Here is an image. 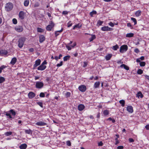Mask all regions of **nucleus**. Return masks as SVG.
I'll return each instance as SVG.
<instances>
[{
    "label": "nucleus",
    "mask_w": 149,
    "mask_h": 149,
    "mask_svg": "<svg viewBox=\"0 0 149 149\" xmlns=\"http://www.w3.org/2000/svg\"><path fill=\"white\" fill-rule=\"evenodd\" d=\"M12 21L13 24H16L17 23V20L15 18L13 19L12 20Z\"/></svg>",
    "instance_id": "obj_43"
},
{
    "label": "nucleus",
    "mask_w": 149,
    "mask_h": 149,
    "mask_svg": "<svg viewBox=\"0 0 149 149\" xmlns=\"http://www.w3.org/2000/svg\"><path fill=\"white\" fill-rule=\"evenodd\" d=\"M100 84V83L99 81L95 82L94 85V88H98Z\"/></svg>",
    "instance_id": "obj_20"
},
{
    "label": "nucleus",
    "mask_w": 149,
    "mask_h": 149,
    "mask_svg": "<svg viewBox=\"0 0 149 149\" xmlns=\"http://www.w3.org/2000/svg\"><path fill=\"white\" fill-rule=\"evenodd\" d=\"M13 5L11 3H7L5 6V10L7 12L11 11L13 8Z\"/></svg>",
    "instance_id": "obj_1"
},
{
    "label": "nucleus",
    "mask_w": 149,
    "mask_h": 149,
    "mask_svg": "<svg viewBox=\"0 0 149 149\" xmlns=\"http://www.w3.org/2000/svg\"><path fill=\"white\" fill-rule=\"evenodd\" d=\"M103 22V21L99 20L97 22V25L99 26H101L102 25Z\"/></svg>",
    "instance_id": "obj_35"
},
{
    "label": "nucleus",
    "mask_w": 149,
    "mask_h": 149,
    "mask_svg": "<svg viewBox=\"0 0 149 149\" xmlns=\"http://www.w3.org/2000/svg\"><path fill=\"white\" fill-rule=\"evenodd\" d=\"M96 37L95 35H92L91 38L89 39L90 41V42L92 41Z\"/></svg>",
    "instance_id": "obj_30"
},
{
    "label": "nucleus",
    "mask_w": 149,
    "mask_h": 149,
    "mask_svg": "<svg viewBox=\"0 0 149 149\" xmlns=\"http://www.w3.org/2000/svg\"><path fill=\"white\" fill-rule=\"evenodd\" d=\"M54 26V24L51 21L50 24L48 25L46 27V29L48 31H51Z\"/></svg>",
    "instance_id": "obj_7"
},
{
    "label": "nucleus",
    "mask_w": 149,
    "mask_h": 149,
    "mask_svg": "<svg viewBox=\"0 0 149 149\" xmlns=\"http://www.w3.org/2000/svg\"><path fill=\"white\" fill-rule=\"evenodd\" d=\"M66 47L68 50H70L72 49V47H71V46H69L67 45H66Z\"/></svg>",
    "instance_id": "obj_49"
},
{
    "label": "nucleus",
    "mask_w": 149,
    "mask_h": 149,
    "mask_svg": "<svg viewBox=\"0 0 149 149\" xmlns=\"http://www.w3.org/2000/svg\"><path fill=\"white\" fill-rule=\"evenodd\" d=\"M24 5L25 6H27L29 3V0H25L24 2Z\"/></svg>",
    "instance_id": "obj_24"
},
{
    "label": "nucleus",
    "mask_w": 149,
    "mask_h": 149,
    "mask_svg": "<svg viewBox=\"0 0 149 149\" xmlns=\"http://www.w3.org/2000/svg\"><path fill=\"white\" fill-rule=\"evenodd\" d=\"M79 90L82 92H85L86 90V87L85 86L82 85L79 87Z\"/></svg>",
    "instance_id": "obj_8"
},
{
    "label": "nucleus",
    "mask_w": 149,
    "mask_h": 149,
    "mask_svg": "<svg viewBox=\"0 0 149 149\" xmlns=\"http://www.w3.org/2000/svg\"><path fill=\"white\" fill-rule=\"evenodd\" d=\"M119 103L121 104V106L123 107L125 106V101L124 100H122L119 101Z\"/></svg>",
    "instance_id": "obj_29"
},
{
    "label": "nucleus",
    "mask_w": 149,
    "mask_h": 149,
    "mask_svg": "<svg viewBox=\"0 0 149 149\" xmlns=\"http://www.w3.org/2000/svg\"><path fill=\"white\" fill-rule=\"evenodd\" d=\"M15 30L18 32H21L23 30V29L22 26H17L15 27Z\"/></svg>",
    "instance_id": "obj_9"
},
{
    "label": "nucleus",
    "mask_w": 149,
    "mask_h": 149,
    "mask_svg": "<svg viewBox=\"0 0 149 149\" xmlns=\"http://www.w3.org/2000/svg\"><path fill=\"white\" fill-rule=\"evenodd\" d=\"M10 112L13 116H15L16 115V112L13 110L11 109L10 110Z\"/></svg>",
    "instance_id": "obj_40"
},
{
    "label": "nucleus",
    "mask_w": 149,
    "mask_h": 149,
    "mask_svg": "<svg viewBox=\"0 0 149 149\" xmlns=\"http://www.w3.org/2000/svg\"><path fill=\"white\" fill-rule=\"evenodd\" d=\"M35 96V94L32 92H30L28 94V97L30 99H32Z\"/></svg>",
    "instance_id": "obj_12"
},
{
    "label": "nucleus",
    "mask_w": 149,
    "mask_h": 149,
    "mask_svg": "<svg viewBox=\"0 0 149 149\" xmlns=\"http://www.w3.org/2000/svg\"><path fill=\"white\" fill-rule=\"evenodd\" d=\"M12 134V132H7L5 133V135L7 136H9L10 135H11Z\"/></svg>",
    "instance_id": "obj_37"
},
{
    "label": "nucleus",
    "mask_w": 149,
    "mask_h": 149,
    "mask_svg": "<svg viewBox=\"0 0 149 149\" xmlns=\"http://www.w3.org/2000/svg\"><path fill=\"white\" fill-rule=\"evenodd\" d=\"M70 57V56L68 55L66 56L63 57V60L64 61H66L68 60H69Z\"/></svg>",
    "instance_id": "obj_26"
},
{
    "label": "nucleus",
    "mask_w": 149,
    "mask_h": 149,
    "mask_svg": "<svg viewBox=\"0 0 149 149\" xmlns=\"http://www.w3.org/2000/svg\"><path fill=\"white\" fill-rule=\"evenodd\" d=\"M41 61L40 59H38L36 60L35 62V63L33 65V69H34L35 68L40 65V64Z\"/></svg>",
    "instance_id": "obj_5"
},
{
    "label": "nucleus",
    "mask_w": 149,
    "mask_h": 149,
    "mask_svg": "<svg viewBox=\"0 0 149 149\" xmlns=\"http://www.w3.org/2000/svg\"><path fill=\"white\" fill-rule=\"evenodd\" d=\"M139 58L141 60L143 61L144 60L145 58L144 56H141V57Z\"/></svg>",
    "instance_id": "obj_62"
},
{
    "label": "nucleus",
    "mask_w": 149,
    "mask_h": 149,
    "mask_svg": "<svg viewBox=\"0 0 149 149\" xmlns=\"http://www.w3.org/2000/svg\"><path fill=\"white\" fill-rule=\"evenodd\" d=\"M71 93L69 92H67L65 94V95L67 97H69Z\"/></svg>",
    "instance_id": "obj_44"
},
{
    "label": "nucleus",
    "mask_w": 149,
    "mask_h": 149,
    "mask_svg": "<svg viewBox=\"0 0 149 149\" xmlns=\"http://www.w3.org/2000/svg\"><path fill=\"white\" fill-rule=\"evenodd\" d=\"M103 113L104 116H107L109 114V111L107 110H104L103 111Z\"/></svg>",
    "instance_id": "obj_23"
},
{
    "label": "nucleus",
    "mask_w": 149,
    "mask_h": 149,
    "mask_svg": "<svg viewBox=\"0 0 149 149\" xmlns=\"http://www.w3.org/2000/svg\"><path fill=\"white\" fill-rule=\"evenodd\" d=\"M108 24L110 26H111V27H113L114 26V24L112 22H110L109 24Z\"/></svg>",
    "instance_id": "obj_45"
},
{
    "label": "nucleus",
    "mask_w": 149,
    "mask_h": 149,
    "mask_svg": "<svg viewBox=\"0 0 149 149\" xmlns=\"http://www.w3.org/2000/svg\"><path fill=\"white\" fill-rule=\"evenodd\" d=\"M44 86V84L42 82L37 81L36 83V87L37 88H42Z\"/></svg>",
    "instance_id": "obj_4"
},
{
    "label": "nucleus",
    "mask_w": 149,
    "mask_h": 149,
    "mask_svg": "<svg viewBox=\"0 0 149 149\" xmlns=\"http://www.w3.org/2000/svg\"><path fill=\"white\" fill-rule=\"evenodd\" d=\"M17 58L15 57H14L12 58L11 61L10 62L11 64L13 65H14L17 61Z\"/></svg>",
    "instance_id": "obj_17"
},
{
    "label": "nucleus",
    "mask_w": 149,
    "mask_h": 149,
    "mask_svg": "<svg viewBox=\"0 0 149 149\" xmlns=\"http://www.w3.org/2000/svg\"><path fill=\"white\" fill-rule=\"evenodd\" d=\"M140 59L139 58H137L136 59V61L137 62H138V63H140V62H141V61H140Z\"/></svg>",
    "instance_id": "obj_63"
},
{
    "label": "nucleus",
    "mask_w": 149,
    "mask_h": 149,
    "mask_svg": "<svg viewBox=\"0 0 149 149\" xmlns=\"http://www.w3.org/2000/svg\"><path fill=\"white\" fill-rule=\"evenodd\" d=\"M66 144L68 146H70L71 145V143L70 141H68L66 142Z\"/></svg>",
    "instance_id": "obj_47"
},
{
    "label": "nucleus",
    "mask_w": 149,
    "mask_h": 149,
    "mask_svg": "<svg viewBox=\"0 0 149 149\" xmlns=\"http://www.w3.org/2000/svg\"><path fill=\"white\" fill-rule=\"evenodd\" d=\"M69 22L68 24V27H69L71 26L72 25V23H70V22Z\"/></svg>",
    "instance_id": "obj_55"
},
{
    "label": "nucleus",
    "mask_w": 149,
    "mask_h": 149,
    "mask_svg": "<svg viewBox=\"0 0 149 149\" xmlns=\"http://www.w3.org/2000/svg\"><path fill=\"white\" fill-rule=\"evenodd\" d=\"M8 52L5 50H0V55H6L7 54Z\"/></svg>",
    "instance_id": "obj_19"
},
{
    "label": "nucleus",
    "mask_w": 149,
    "mask_h": 149,
    "mask_svg": "<svg viewBox=\"0 0 149 149\" xmlns=\"http://www.w3.org/2000/svg\"><path fill=\"white\" fill-rule=\"evenodd\" d=\"M36 124L39 126H43L47 125V124L46 123H44L42 121H39L37 122Z\"/></svg>",
    "instance_id": "obj_11"
},
{
    "label": "nucleus",
    "mask_w": 149,
    "mask_h": 149,
    "mask_svg": "<svg viewBox=\"0 0 149 149\" xmlns=\"http://www.w3.org/2000/svg\"><path fill=\"white\" fill-rule=\"evenodd\" d=\"M127 110L130 113H132L133 112V107L131 106H127Z\"/></svg>",
    "instance_id": "obj_13"
},
{
    "label": "nucleus",
    "mask_w": 149,
    "mask_h": 149,
    "mask_svg": "<svg viewBox=\"0 0 149 149\" xmlns=\"http://www.w3.org/2000/svg\"><path fill=\"white\" fill-rule=\"evenodd\" d=\"M46 67V65H43L41 64L38 67L37 69L38 70L42 71L45 70Z\"/></svg>",
    "instance_id": "obj_10"
},
{
    "label": "nucleus",
    "mask_w": 149,
    "mask_h": 149,
    "mask_svg": "<svg viewBox=\"0 0 149 149\" xmlns=\"http://www.w3.org/2000/svg\"><path fill=\"white\" fill-rule=\"evenodd\" d=\"M5 81V79L2 77H0V84L2 83Z\"/></svg>",
    "instance_id": "obj_32"
},
{
    "label": "nucleus",
    "mask_w": 149,
    "mask_h": 149,
    "mask_svg": "<svg viewBox=\"0 0 149 149\" xmlns=\"http://www.w3.org/2000/svg\"><path fill=\"white\" fill-rule=\"evenodd\" d=\"M24 131L25 132L28 134H30L32 133V131L30 129L28 130H25Z\"/></svg>",
    "instance_id": "obj_25"
},
{
    "label": "nucleus",
    "mask_w": 149,
    "mask_h": 149,
    "mask_svg": "<svg viewBox=\"0 0 149 149\" xmlns=\"http://www.w3.org/2000/svg\"><path fill=\"white\" fill-rule=\"evenodd\" d=\"M25 41V38H21L19 39L18 41V46L19 48H21L22 47H23Z\"/></svg>",
    "instance_id": "obj_2"
},
{
    "label": "nucleus",
    "mask_w": 149,
    "mask_h": 149,
    "mask_svg": "<svg viewBox=\"0 0 149 149\" xmlns=\"http://www.w3.org/2000/svg\"><path fill=\"white\" fill-rule=\"evenodd\" d=\"M82 26V25L81 23H79L78 24L75 25V27H76V28H80Z\"/></svg>",
    "instance_id": "obj_36"
},
{
    "label": "nucleus",
    "mask_w": 149,
    "mask_h": 149,
    "mask_svg": "<svg viewBox=\"0 0 149 149\" xmlns=\"http://www.w3.org/2000/svg\"><path fill=\"white\" fill-rule=\"evenodd\" d=\"M36 103L37 104L40 106L41 107H43V104L42 102H36Z\"/></svg>",
    "instance_id": "obj_41"
},
{
    "label": "nucleus",
    "mask_w": 149,
    "mask_h": 149,
    "mask_svg": "<svg viewBox=\"0 0 149 149\" xmlns=\"http://www.w3.org/2000/svg\"><path fill=\"white\" fill-rule=\"evenodd\" d=\"M45 39V37L43 35H41L39 36V41L42 43L44 41Z\"/></svg>",
    "instance_id": "obj_16"
},
{
    "label": "nucleus",
    "mask_w": 149,
    "mask_h": 149,
    "mask_svg": "<svg viewBox=\"0 0 149 149\" xmlns=\"http://www.w3.org/2000/svg\"><path fill=\"white\" fill-rule=\"evenodd\" d=\"M146 63L145 62L142 61L140 62V65L141 67H143L145 66Z\"/></svg>",
    "instance_id": "obj_39"
},
{
    "label": "nucleus",
    "mask_w": 149,
    "mask_h": 149,
    "mask_svg": "<svg viewBox=\"0 0 149 149\" xmlns=\"http://www.w3.org/2000/svg\"><path fill=\"white\" fill-rule=\"evenodd\" d=\"M19 16L21 19H23L24 18V13L23 11H20L19 13Z\"/></svg>",
    "instance_id": "obj_14"
},
{
    "label": "nucleus",
    "mask_w": 149,
    "mask_h": 149,
    "mask_svg": "<svg viewBox=\"0 0 149 149\" xmlns=\"http://www.w3.org/2000/svg\"><path fill=\"white\" fill-rule=\"evenodd\" d=\"M37 31L39 32H42L43 31V29L40 28H37Z\"/></svg>",
    "instance_id": "obj_42"
},
{
    "label": "nucleus",
    "mask_w": 149,
    "mask_h": 149,
    "mask_svg": "<svg viewBox=\"0 0 149 149\" xmlns=\"http://www.w3.org/2000/svg\"><path fill=\"white\" fill-rule=\"evenodd\" d=\"M123 68L125 69L126 70H128L129 69V68L127 66L125 65V66Z\"/></svg>",
    "instance_id": "obj_54"
},
{
    "label": "nucleus",
    "mask_w": 149,
    "mask_h": 149,
    "mask_svg": "<svg viewBox=\"0 0 149 149\" xmlns=\"http://www.w3.org/2000/svg\"><path fill=\"white\" fill-rule=\"evenodd\" d=\"M87 65V62H84V64L83 65V67L85 68L86 67Z\"/></svg>",
    "instance_id": "obj_58"
},
{
    "label": "nucleus",
    "mask_w": 149,
    "mask_h": 149,
    "mask_svg": "<svg viewBox=\"0 0 149 149\" xmlns=\"http://www.w3.org/2000/svg\"><path fill=\"white\" fill-rule=\"evenodd\" d=\"M144 76L146 79H148V80H149V76L145 75H144Z\"/></svg>",
    "instance_id": "obj_60"
},
{
    "label": "nucleus",
    "mask_w": 149,
    "mask_h": 149,
    "mask_svg": "<svg viewBox=\"0 0 149 149\" xmlns=\"http://www.w3.org/2000/svg\"><path fill=\"white\" fill-rule=\"evenodd\" d=\"M134 52L136 53H138L140 51L138 48H136L134 50Z\"/></svg>",
    "instance_id": "obj_51"
},
{
    "label": "nucleus",
    "mask_w": 149,
    "mask_h": 149,
    "mask_svg": "<svg viewBox=\"0 0 149 149\" xmlns=\"http://www.w3.org/2000/svg\"><path fill=\"white\" fill-rule=\"evenodd\" d=\"M59 34V33H58L56 31H55V36L56 37H57V36H58Z\"/></svg>",
    "instance_id": "obj_61"
},
{
    "label": "nucleus",
    "mask_w": 149,
    "mask_h": 149,
    "mask_svg": "<svg viewBox=\"0 0 149 149\" xmlns=\"http://www.w3.org/2000/svg\"><path fill=\"white\" fill-rule=\"evenodd\" d=\"M143 73V70L141 69H139L137 71V74H142Z\"/></svg>",
    "instance_id": "obj_38"
},
{
    "label": "nucleus",
    "mask_w": 149,
    "mask_h": 149,
    "mask_svg": "<svg viewBox=\"0 0 149 149\" xmlns=\"http://www.w3.org/2000/svg\"><path fill=\"white\" fill-rule=\"evenodd\" d=\"M136 97H138L139 98L140 97L142 98L143 97V96L141 92H139L136 95Z\"/></svg>",
    "instance_id": "obj_22"
},
{
    "label": "nucleus",
    "mask_w": 149,
    "mask_h": 149,
    "mask_svg": "<svg viewBox=\"0 0 149 149\" xmlns=\"http://www.w3.org/2000/svg\"><path fill=\"white\" fill-rule=\"evenodd\" d=\"M63 65V62L61 61V62H60L59 63H58V64H57V67H60V66H61V65Z\"/></svg>",
    "instance_id": "obj_52"
},
{
    "label": "nucleus",
    "mask_w": 149,
    "mask_h": 149,
    "mask_svg": "<svg viewBox=\"0 0 149 149\" xmlns=\"http://www.w3.org/2000/svg\"><path fill=\"white\" fill-rule=\"evenodd\" d=\"M131 20L134 23V25H135L137 24V21L135 18L133 17H131Z\"/></svg>",
    "instance_id": "obj_34"
},
{
    "label": "nucleus",
    "mask_w": 149,
    "mask_h": 149,
    "mask_svg": "<svg viewBox=\"0 0 149 149\" xmlns=\"http://www.w3.org/2000/svg\"><path fill=\"white\" fill-rule=\"evenodd\" d=\"M101 30L102 31H112L113 30V29L109 27L108 26H105L102 27Z\"/></svg>",
    "instance_id": "obj_6"
},
{
    "label": "nucleus",
    "mask_w": 149,
    "mask_h": 149,
    "mask_svg": "<svg viewBox=\"0 0 149 149\" xmlns=\"http://www.w3.org/2000/svg\"><path fill=\"white\" fill-rule=\"evenodd\" d=\"M129 141L130 142H133L134 141V140L131 138H129Z\"/></svg>",
    "instance_id": "obj_56"
},
{
    "label": "nucleus",
    "mask_w": 149,
    "mask_h": 149,
    "mask_svg": "<svg viewBox=\"0 0 149 149\" xmlns=\"http://www.w3.org/2000/svg\"><path fill=\"white\" fill-rule=\"evenodd\" d=\"M134 36V33H130L127 34L126 35L127 37L130 38L133 37Z\"/></svg>",
    "instance_id": "obj_27"
},
{
    "label": "nucleus",
    "mask_w": 149,
    "mask_h": 149,
    "mask_svg": "<svg viewBox=\"0 0 149 149\" xmlns=\"http://www.w3.org/2000/svg\"><path fill=\"white\" fill-rule=\"evenodd\" d=\"M47 64V62L45 60L41 64V65H46Z\"/></svg>",
    "instance_id": "obj_57"
},
{
    "label": "nucleus",
    "mask_w": 149,
    "mask_h": 149,
    "mask_svg": "<svg viewBox=\"0 0 149 149\" xmlns=\"http://www.w3.org/2000/svg\"><path fill=\"white\" fill-rule=\"evenodd\" d=\"M39 96L41 97H44L45 96V94L43 93H41L40 94Z\"/></svg>",
    "instance_id": "obj_46"
},
{
    "label": "nucleus",
    "mask_w": 149,
    "mask_h": 149,
    "mask_svg": "<svg viewBox=\"0 0 149 149\" xmlns=\"http://www.w3.org/2000/svg\"><path fill=\"white\" fill-rule=\"evenodd\" d=\"M141 11L140 10H139L135 12V14L136 17H138L140 16L141 15Z\"/></svg>",
    "instance_id": "obj_21"
},
{
    "label": "nucleus",
    "mask_w": 149,
    "mask_h": 149,
    "mask_svg": "<svg viewBox=\"0 0 149 149\" xmlns=\"http://www.w3.org/2000/svg\"><path fill=\"white\" fill-rule=\"evenodd\" d=\"M68 12L66 11H63L62 12V14L64 15H67L68 14Z\"/></svg>",
    "instance_id": "obj_48"
},
{
    "label": "nucleus",
    "mask_w": 149,
    "mask_h": 149,
    "mask_svg": "<svg viewBox=\"0 0 149 149\" xmlns=\"http://www.w3.org/2000/svg\"><path fill=\"white\" fill-rule=\"evenodd\" d=\"M85 108L84 105L82 104H80L78 106V109L79 110L81 111L83 110Z\"/></svg>",
    "instance_id": "obj_15"
},
{
    "label": "nucleus",
    "mask_w": 149,
    "mask_h": 149,
    "mask_svg": "<svg viewBox=\"0 0 149 149\" xmlns=\"http://www.w3.org/2000/svg\"><path fill=\"white\" fill-rule=\"evenodd\" d=\"M6 116H8V118H12V117L10 113H6Z\"/></svg>",
    "instance_id": "obj_50"
},
{
    "label": "nucleus",
    "mask_w": 149,
    "mask_h": 149,
    "mask_svg": "<svg viewBox=\"0 0 149 149\" xmlns=\"http://www.w3.org/2000/svg\"><path fill=\"white\" fill-rule=\"evenodd\" d=\"M97 13V12L95 10H93L90 13V15L91 16H93V15H95Z\"/></svg>",
    "instance_id": "obj_33"
},
{
    "label": "nucleus",
    "mask_w": 149,
    "mask_h": 149,
    "mask_svg": "<svg viewBox=\"0 0 149 149\" xmlns=\"http://www.w3.org/2000/svg\"><path fill=\"white\" fill-rule=\"evenodd\" d=\"M145 128H146V129L147 130H149V125H146L145 126Z\"/></svg>",
    "instance_id": "obj_64"
},
{
    "label": "nucleus",
    "mask_w": 149,
    "mask_h": 149,
    "mask_svg": "<svg viewBox=\"0 0 149 149\" xmlns=\"http://www.w3.org/2000/svg\"><path fill=\"white\" fill-rule=\"evenodd\" d=\"M111 57V55L110 54H109L106 56L105 58L108 61L110 59Z\"/></svg>",
    "instance_id": "obj_28"
},
{
    "label": "nucleus",
    "mask_w": 149,
    "mask_h": 149,
    "mask_svg": "<svg viewBox=\"0 0 149 149\" xmlns=\"http://www.w3.org/2000/svg\"><path fill=\"white\" fill-rule=\"evenodd\" d=\"M118 48V46L117 45H116L115 46H113L112 47V49L114 50H116Z\"/></svg>",
    "instance_id": "obj_31"
},
{
    "label": "nucleus",
    "mask_w": 149,
    "mask_h": 149,
    "mask_svg": "<svg viewBox=\"0 0 149 149\" xmlns=\"http://www.w3.org/2000/svg\"><path fill=\"white\" fill-rule=\"evenodd\" d=\"M123 146H119L117 147V149H123Z\"/></svg>",
    "instance_id": "obj_53"
},
{
    "label": "nucleus",
    "mask_w": 149,
    "mask_h": 149,
    "mask_svg": "<svg viewBox=\"0 0 149 149\" xmlns=\"http://www.w3.org/2000/svg\"><path fill=\"white\" fill-rule=\"evenodd\" d=\"M27 147V145L25 143H23L21 144L19 148L20 149H25Z\"/></svg>",
    "instance_id": "obj_18"
},
{
    "label": "nucleus",
    "mask_w": 149,
    "mask_h": 149,
    "mask_svg": "<svg viewBox=\"0 0 149 149\" xmlns=\"http://www.w3.org/2000/svg\"><path fill=\"white\" fill-rule=\"evenodd\" d=\"M128 49V47L126 45H122L120 48V52L122 53L126 52Z\"/></svg>",
    "instance_id": "obj_3"
},
{
    "label": "nucleus",
    "mask_w": 149,
    "mask_h": 149,
    "mask_svg": "<svg viewBox=\"0 0 149 149\" xmlns=\"http://www.w3.org/2000/svg\"><path fill=\"white\" fill-rule=\"evenodd\" d=\"M6 67L4 65L1 66V67H0V68L2 70L3 69L6 68Z\"/></svg>",
    "instance_id": "obj_59"
}]
</instances>
